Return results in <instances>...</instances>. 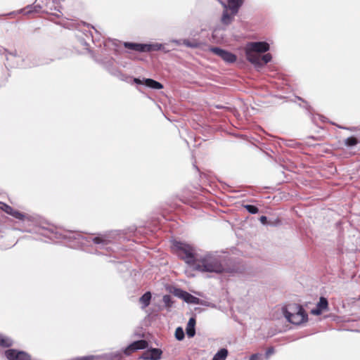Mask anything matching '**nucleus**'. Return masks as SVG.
<instances>
[{
  "instance_id": "obj_1",
  "label": "nucleus",
  "mask_w": 360,
  "mask_h": 360,
  "mask_svg": "<svg viewBox=\"0 0 360 360\" xmlns=\"http://www.w3.org/2000/svg\"><path fill=\"white\" fill-rule=\"evenodd\" d=\"M39 233L52 241L58 240H68L69 242H74V246L77 245H86L90 242L104 248L108 244L112 243L116 238L115 231H110L105 233H99L96 236H84L79 232L70 231H62L56 228H41Z\"/></svg>"
},
{
  "instance_id": "obj_2",
  "label": "nucleus",
  "mask_w": 360,
  "mask_h": 360,
  "mask_svg": "<svg viewBox=\"0 0 360 360\" xmlns=\"http://www.w3.org/2000/svg\"><path fill=\"white\" fill-rule=\"evenodd\" d=\"M227 269V257L222 252H207L198 255L193 269L202 273L221 274Z\"/></svg>"
},
{
  "instance_id": "obj_3",
  "label": "nucleus",
  "mask_w": 360,
  "mask_h": 360,
  "mask_svg": "<svg viewBox=\"0 0 360 360\" xmlns=\"http://www.w3.org/2000/svg\"><path fill=\"white\" fill-rule=\"evenodd\" d=\"M179 257L184 260L185 262L194 268L195 261L198 255L196 254L193 246L190 244L175 241L173 244Z\"/></svg>"
},
{
  "instance_id": "obj_4",
  "label": "nucleus",
  "mask_w": 360,
  "mask_h": 360,
  "mask_svg": "<svg viewBox=\"0 0 360 360\" xmlns=\"http://www.w3.org/2000/svg\"><path fill=\"white\" fill-rule=\"evenodd\" d=\"M269 48L266 41L250 42L245 49L246 58L252 64H261L260 53L268 51Z\"/></svg>"
},
{
  "instance_id": "obj_5",
  "label": "nucleus",
  "mask_w": 360,
  "mask_h": 360,
  "mask_svg": "<svg viewBox=\"0 0 360 360\" xmlns=\"http://www.w3.org/2000/svg\"><path fill=\"white\" fill-rule=\"evenodd\" d=\"M282 310L285 318L292 324L299 325L307 320V314L300 304H290Z\"/></svg>"
},
{
  "instance_id": "obj_6",
  "label": "nucleus",
  "mask_w": 360,
  "mask_h": 360,
  "mask_svg": "<svg viewBox=\"0 0 360 360\" xmlns=\"http://www.w3.org/2000/svg\"><path fill=\"white\" fill-rule=\"evenodd\" d=\"M210 51L229 63H234L237 58L235 54L219 47H210Z\"/></svg>"
},
{
  "instance_id": "obj_7",
  "label": "nucleus",
  "mask_w": 360,
  "mask_h": 360,
  "mask_svg": "<svg viewBox=\"0 0 360 360\" xmlns=\"http://www.w3.org/2000/svg\"><path fill=\"white\" fill-rule=\"evenodd\" d=\"M5 356L8 360H31V356L28 353L15 349L6 350Z\"/></svg>"
},
{
  "instance_id": "obj_8",
  "label": "nucleus",
  "mask_w": 360,
  "mask_h": 360,
  "mask_svg": "<svg viewBox=\"0 0 360 360\" xmlns=\"http://www.w3.org/2000/svg\"><path fill=\"white\" fill-rule=\"evenodd\" d=\"M174 295L181 299H182L184 302L189 304H199L200 300L192 295L189 292L184 291L179 288H175L174 291Z\"/></svg>"
},
{
  "instance_id": "obj_9",
  "label": "nucleus",
  "mask_w": 360,
  "mask_h": 360,
  "mask_svg": "<svg viewBox=\"0 0 360 360\" xmlns=\"http://www.w3.org/2000/svg\"><path fill=\"white\" fill-rule=\"evenodd\" d=\"M245 0H227L226 4H223L226 10H229L233 15H236L240 7L244 4Z\"/></svg>"
},
{
  "instance_id": "obj_10",
  "label": "nucleus",
  "mask_w": 360,
  "mask_h": 360,
  "mask_svg": "<svg viewBox=\"0 0 360 360\" xmlns=\"http://www.w3.org/2000/svg\"><path fill=\"white\" fill-rule=\"evenodd\" d=\"M147 347L148 342L144 340L134 341L125 349L124 353L127 355H129L133 352H135L138 349H146Z\"/></svg>"
},
{
  "instance_id": "obj_11",
  "label": "nucleus",
  "mask_w": 360,
  "mask_h": 360,
  "mask_svg": "<svg viewBox=\"0 0 360 360\" xmlns=\"http://www.w3.org/2000/svg\"><path fill=\"white\" fill-rule=\"evenodd\" d=\"M1 209L7 214L11 215L12 217H15L17 219L19 220H24L25 218H27L26 215L20 212L18 210H14L11 206L3 203Z\"/></svg>"
},
{
  "instance_id": "obj_12",
  "label": "nucleus",
  "mask_w": 360,
  "mask_h": 360,
  "mask_svg": "<svg viewBox=\"0 0 360 360\" xmlns=\"http://www.w3.org/2000/svg\"><path fill=\"white\" fill-rule=\"evenodd\" d=\"M196 320L194 317L190 318L186 328V333L188 337L193 338L195 335Z\"/></svg>"
},
{
  "instance_id": "obj_13",
  "label": "nucleus",
  "mask_w": 360,
  "mask_h": 360,
  "mask_svg": "<svg viewBox=\"0 0 360 360\" xmlns=\"http://www.w3.org/2000/svg\"><path fill=\"white\" fill-rule=\"evenodd\" d=\"M162 352L159 349L153 348L145 354L144 358L150 360H158L161 357Z\"/></svg>"
},
{
  "instance_id": "obj_14",
  "label": "nucleus",
  "mask_w": 360,
  "mask_h": 360,
  "mask_svg": "<svg viewBox=\"0 0 360 360\" xmlns=\"http://www.w3.org/2000/svg\"><path fill=\"white\" fill-rule=\"evenodd\" d=\"M124 46L126 49L133 50L140 53H144V44L133 43V42H124Z\"/></svg>"
},
{
  "instance_id": "obj_15",
  "label": "nucleus",
  "mask_w": 360,
  "mask_h": 360,
  "mask_svg": "<svg viewBox=\"0 0 360 360\" xmlns=\"http://www.w3.org/2000/svg\"><path fill=\"white\" fill-rule=\"evenodd\" d=\"M144 85L153 89H161L163 88V85L153 79L147 78L144 79Z\"/></svg>"
},
{
  "instance_id": "obj_16",
  "label": "nucleus",
  "mask_w": 360,
  "mask_h": 360,
  "mask_svg": "<svg viewBox=\"0 0 360 360\" xmlns=\"http://www.w3.org/2000/svg\"><path fill=\"white\" fill-rule=\"evenodd\" d=\"M144 52H150L164 49V45L160 43L144 44Z\"/></svg>"
},
{
  "instance_id": "obj_17",
  "label": "nucleus",
  "mask_w": 360,
  "mask_h": 360,
  "mask_svg": "<svg viewBox=\"0 0 360 360\" xmlns=\"http://www.w3.org/2000/svg\"><path fill=\"white\" fill-rule=\"evenodd\" d=\"M228 350L226 348L220 349L213 356L212 360H226L228 356Z\"/></svg>"
},
{
  "instance_id": "obj_18",
  "label": "nucleus",
  "mask_w": 360,
  "mask_h": 360,
  "mask_svg": "<svg viewBox=\"0 0 360 360\" xmlns=\"http://www.w3.org/2000/svg\"><path fill=\"white\" fill-rule=\"evenodd\" d=\"M41 8L40 5H29L26 8L20 10V12H25V14L37 13Z\"/></svg>"
},
{
  "instance_id": "obj_19",
  "label": "nucleus",
  "mask_w": 360,
  "mask_h": 360,
  "mask_svg": "<svg viewBox=\"0 0 360 360\" xmlns=\"http://www.w3.org/2000/svg\"><path fill=\"white\" fill-rule=\"evenodd\" d=\"M13 345V340L7 336L0 334V346L9 347Z\"/></svg>"
},
{
  "instance_id": "obj_20",
  "label": "nucleus",
  "mask_w": 360,
  "mask_h": 360,
  "mask_svg": "<svg viewBox=\"0 0 360 360\" xmlns=\"http://www.w3.org/2000/svg\"><path fill=\"white\" fill-rule=\"evenodd\" d=\"M150 300H151L150 292H146L140 297L139 301L143 304V307H146L150 304Z\"/></svg>"
},
{
  "instance_id": "obj_21",
  "label": "nucleus",
  "mask_w": 360,
  "mask_h": 360,
  "mask_svg": "<svg viewBox=\"0 0 360 360\" xmlns=\"http://www.w3.org/2000/svg\"><path fill=\"white\" fill-rule=\"evenodd\" d=\"M233 16L231 13H229L227 11H224L221 16V22L225 25H229L232 22Z\"/></svg>"
},
{
  "instance_id": "obj_22",
  "label": "nucleus",
  "mask_w": 360,
  "mask_h": 360,
  "mask_svg": "<svg viewBox=\"0 0 360 360\" xmlns=\"http://www.w3.org/2000/svg\"><path fill=\"white\" fill-rule=\"evenodd\" d=\"M272 56L270 53H266L262 57L260 56L261 64H253L255 67L259 68L268 63L271 60Z\"/></svg>"
},
{
  "instance_id": "obj_23",
  "label": "nucleus",
  "mask_w": 360,
  "mask_h": 360,
  "mask_svg": "<svg viewBox=\"0 0 360 360\" xmlns=\"http://www.w3.org/2000/svg\"><path fill=\"white\" fill-rule=\"evenodd\" d=\"M359 143L356 138L350 136L345 140V145L347 147H352Z\"/></svg>"
},
{
  "instance_id": "obj_24",
  "label": "nucleus",
  "mask_w": 360,
  "mask_h": 360,
  "mask_svg": "<svg viewBox=\"0 0 360 360\" xmlns=\"http://www.w3.org/2000/svg\"><path fill=\"white\" fill-rule=\"evenodd\" d=\"M328 300L326 297H320L319 301L316 304V306L323 311L328 308Z\"/></svg>"
},
{
  "instance_id": "obj_25",
  "label": "nucleus",
  "mask_w": 360,
  "mask_h": 360,
  "mask_svg": "<svg viewBox=\"0 0 360 360\" xmlns=\"http://www.w3.org/2000/svg\"><path fill=\"white\" fill-rule=\"evenodd\" d=\"M185 335L184 331L181 327H178L175 331V338L178 340H182L184 339Z\"/></svg>"
},
{
  "instance_id": "obj_26",
  "label": "nucleus",
  "mask_w": 360,
  "mask_h": 360,
  "mask_svg": "<svg viewBox=\"0 0 360 360\" xmlns=\"http://www.w3.org/2000/svg\"><path fill=\"white\" fill-rule=\"evenodd\" d=\"M162 301L165 305V307L169 308L172 305V297L169 295H165L163 296Z\"/></svg>"
},
{
  "instance_id": "obj_27",
  "label": "nucleus",
  "mask_w": 360,
  "mask_h": 360,
  "mask_svg": "<svg viewBox=\"0 0 360 360\" xmlns=\"http://www.w3.org/2000/svg\"><path fill=\"white\" fill-rule=\"evenodd\" d=\"M245 208L250 212V214H256L259 212V209L252 205H245Z\"/></svg>"
},
{
  "instance_id": "obj_28",
  "label": "nucleus",
  "mask_w": 360,
  "mask_h": 360,
  "mask_svg": "<svg viewBox=\"0 0 360 360\" xmlns=\"http://www.w3.org/2000/svg\"><path fill=\"white\" fill-rule=\"evenodd\" d=\"M184 44L185 46H186L187 47H190V48H197L198 47V44L197 43H193V42H191L188 39H185L184 40Z\"/></svg>"
},
{
  "instance_id": "obj_29",
  "label": "nucleus",
  "mask_w": 360,
  "mask_h": 360,
  "mask_svg": "<svg viewBox=\"0 0 360 360\" xmlns=\"http://www.w3.org/2000/svg\"><path fill=\"white\" fill-rule=\"evenodd\" d=\"M111 74L124 80V75L117 69L113 70Z\"/></svg>"
},
{
  "instance_id": "obj_30",
  "label": "nucleus",
  "mask_w": 360,
  "mask_h": 360,
  "mask_svg": "<svg viewBox=\"0 0 360 360\" xmlns=\"http://www.w3.org/2000/svg\"><path fill=\"white\" fill-rule=\"evenodd\" d=\"M322 311L323 310H321L316 306V308L313 309L311 312L312 314L314 315H320L322 313Z\"/></svg>"
},
{
  "instance_id": "obj_31",
  "label": "nucleus",
  "mask_w": 360,
  "mask_h": 360,
  "mask_svg": "<svg viewBox=\"0 0 360 360\" xmlns=\"http://www.w3.org/2000/svg\"><path fill=\"white\" fill-rule=\"evenodd\" d=\"M250 360H262V355L259 354H252L250 356Z\"/></svg>"
},
{
  "instance_id": "obj_32",
  "label": "nucleus",
  "mask_w": 360,
  "mask_h": 360,
  "mask_svg": "<svg viewBox=\"0 0 360 360\" xmlns=\"http://www.w3.org/2000/svg\"><path fill=\"white\" fill-rule=\"evenodd\" d=\"M144 79H141L139 78H134V82L136 84H143L144 85Z\"/></svg>"
},
{
  "instance_id": "obj_33",
  "label": "nucleus",
  "mask_w": 360,
  "mask_h": 360,
  "mask_svg": "<svg viewBox=\"0 0 360 360\" xmlns=\"http://www.w3.org/2000/svg\"><path fill=\"white\" fill-rule=\"evenodd\" d=\"M259 221L262 224H266L267 221V217L266 216H262L259 218Z\"/></svg>"
},
{
  "instance_id": "obj_34",
  "label": "nucleus",
  "mask_w": 360,
  "mask_h": 360,
  "mask_svg": "<svg viewBox=\"0 0 360 360\" xmlns=\"http://www.w3.org/2000/svg\"><path fill=\"white\" fill-rule=\"evenodd\" d=\"M274 352V348L271 347V348H269L267 349V351L266 352V356L268 357L269 355H271V354H273Z\"/></svg>"
},
{
  "instance_id": "obj_35",
  "label": "nucleus",
  "mask_w": 360,
  "mask_h": 360,
  "mask_svg": "<svg viewBox=\"0 0 360 360\" xmlns=\"http://www.w3.org/2000/svg\"><path fill=\"white\" fill-rule=\"evenodd\" d=\"M338 127H340L341 129H347V130H349L351 131H354L356 130L355 127H340V126H339Z\"/></svg>"
},
{
  "instance_id": "obj_36",
  "label": "nucleus",
  "mask_w": 360,
  "mask_h": 360,
  "mask_svg": "<svg viewBox=\"0 0 360 360\" xmlns=\"http://www.w3.org/2000/svg\"><path fill=\"white\" fill-rule=\"evenodd\" d=\"M8 56H16V53H8V54L6 55V59L8 60Z\"/></svg>"
},
{
  "instance_id": "obj_37",
  "label": "nucleus",
  "mask_w": 360,
  "mask_h": 360,
  "mask_svg": "<svg viewBox=\"0 0 360 360\" xmlns=\"http://www.w3.org/2000/svg\"><path fill=\"white\" fill-rule=\"evenodd\" d=\"M174 43L176 44H180V42L179 40H173L172 41Z\"/></svg>"
},
{
  "instance_id": "obj_38",
  "label": "nucleus",
  "mask_w": 360,
  "mask_h": 360,
  "mask_svg": "<svg viewBox=\"0 0 360 360\" xmlns=\"http://www.w3.org/2000/svg\"><path fill=\"white\" fill-rule=\"evenodd\" d=\"M81 43H82V44H83L84 46L87 45L86 42L85 41H84V40H82V41H81Z\"/></svg>"
},
{
  "instance_id": "obj_39",
  "label": "nucleus",
  "mask_w": 360,
  "mask_h": 360,
  "mask_svg": "<svg viewBox=\"0 0 360 360\" xmlns=\"http://www.w3.org/2000/svg\"><path fill=\"white\" fill-rule=\"evenodd\" d=\"M297 98L300 101H302L304 102V100L302 98H301L300 97H297Z\"/></svg>"
},
{
  "instance_id": "obj_40",
  "label": "nucleus",
  "mask_w": 360,
  "mask_h": 360,
  "mask_svg": "<svg viewBox=\"0 0 360 360\" xmlns=\"http://www.w3.org/2000/svg\"><path fill=\"white\" fill-rule=\"evenodd\" d=\"M2 86H3V84H0V87H1Z\"/></svg>"
}]
</instances>
